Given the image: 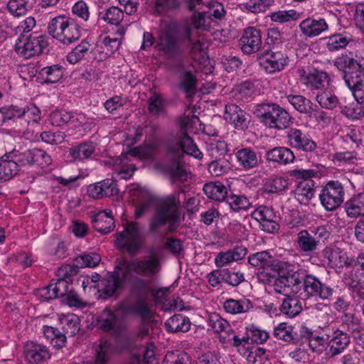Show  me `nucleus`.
Listing matches in <instances>:
<instances>
[{"label":"nucleus","mask_w":364,"mask_h":364,"mask_svg":"<svg viewBox=\"0 0 364 364\" xmlns=\"http://www.w3.org/2000/svg\"><path fill=\"white\" fill-rule=\"evenodd\" d=\"M101 261L100 255L97 253L82 254L75 259V265L78 267H95Z\"/></svg>","instance_id":"61"},{"label":"nucleus","mask_w":364,"mask_h":364,"mask_svg":"<svg viewBox=\"0 0 364 364\" xmlns=\"http://www.w3.org/2000/svg\"><path fill=\"white\" fill-rule=\"evenodd\" d=\"M348 216L358 218L364 216V195H358L353 197L345 205Z\"/></svg>","instance_id":"40"},{"label":"nucleus","mask_w":364,"mask_h":364,"mask_svg":"<svg viewBox=\"0 0 364 364\" xmlns=\"http://www.w3.org/2000/svg\"><path fill=\"white\" fill-rule=\"evenodd\" d=\"M252 218L257 220L262 229L267 232H274L279 229L276 222V215L272 209L266 206H259L252 213Z\"/></svg>","instance_id":"17"},{"label":"nucleus","mask_w":364,"mask_h":364,"mask_svg":"<svg viewBox=\"0 0 364 364\" xmlns=\"http://www.w3.org/2000/svg\"><path fill=\"white\" fill-rule=\"evenodd\" d=\"M215 24V21L213 20L206 13H194L190 19V22L186 26L185 29L188 26L192 28V31L195 36L200 31H209Z\"/></svg>","instance_id":"35"},{"label":"nucleus","mask_w":364,"mask_h":364,"mask_svg":"<svg viewBox=\"0 0 364 364\" xmlns=\"http://www.w3.org/2000/svg\"><path fill=\"white\" fill-rule=\"evenodd\" d=\"M95 151L92 143H84L70 149V155L74 160H84L90 158Z\"/></svg>","instance_id":"50"},{"label":"nucleus","mask_w":364,"mask_h":364,"mask_svg":"<svg viewBox=\"0 0 364 364\" xmlns=\"http://www.w3.org/2000/svg\"><path fill=\"white\" fill-rule=\"evenodd\" d=\"M159 144V140L154 134L146 136L142 146L130 149L124 157L131 156L140 159L151 158L157 150Z\"/></svg>","instance_id":"22"},{"label":"nucleus","mask_w":364,"mask_h":364,"mask_svg":"<svg viewBox=\"0 0 364 364\" xmlns=\"http://www.w3.org/2000/svg\"><path fill=\"white\" fill-rule=\"evenodd\" d=\"M124 33L125 29L119 27L114 36H107L102 38L101 44L105 50V55H110L119 48Z\"/></svg>","instance_id":"37"},{"label":"nucleus","mask_w":364,"mask_h":364,"mask_svg":"<svg viewBox=\"0 0 364 364\" xmlns=\"http://www.w3.org/2000/svg\"><path fill=\"white\" fill-rule=\"evenodd\" d=\"M302 336L308 339L309 346L313 352L321 353L325 347L326 339L308 328H304Z\"/></svg>","instance_id":"42"},{"label":"nucleus","mask_w":364,"mask_h":364,"mask_svg":"<svg viewBox=\"0 0 364 364\" xmlns=\"http://www.w3.org/2000/svg\"><path fill=\"white\" fill-rule=\"evenodd\" d=\"M178 205V200L174 196L161 201L157 205L155 215L151 222V229L156 231L167 225L168 232L176 230L180 223Z\"/></svg>","instance_id":"3"},{"label":"nucleus","mask_w":364,"mask_h":364,"mask_svg":"<svg viewBox=\"0 0 364 364\" xmlns=\"http://www.w3.org/2000/svg\"><path fill=\"white\" fill-rule=\"evenodd\" d=\"M23 112L21 122L23 121L28 124L38 123L41 119V113L40 109L34 105H30L22 108Z\"/></svg>","instance_id":"60"},{"label":"nucleus","mask_w":364,"mask_h":364,"mask_svg":"<svg viewBox=\"0 0 364 364\" xmlns=\"http://www.w3.org/2000/svg\"><path fill=\"white\" fill-rule=\"evenodd\" d=\"M207 151L212 158L218 159L228 151V145L223 140L212 139L207 142Z\"/></svg>","instance_id":"51"},{"label":"nucleus","mask_w":364,"mask_h":364,"mask_svg":"<svg viewBox=\"0 0 364 364\" xmlns=\"http://www.w3.org/2000/svg\"><path fill=\"white\" fill-rule=\"evenodd\" d=\"M97 323L101 328L106 331L114 330L117 328L116 317L109 310H105L102 313Z\"/></svg>","instance_id":"64"},{"label":"nucleus","mask_w":364,"mask_h":364,"mask_svg":"<svg viewBox=\"0 0 364 364\" xmlns=\"http://www.w3.org/2000/svg\"><path fill=\"white\" fill-rule=\"evenodd\" d=\"M168 152L173 160V162L168 168L171 181L173 183L185 181L189 177L190 173L184 168L180 161L183 153L198 159H201L203 156L193 139L189 138L186 134L181 136L179 143H169Z\"/></svg>","instance_id":"1"},{"label":"nucleus","mask_w":364,"mask_h":364,"mask_svg":"<svg viewBox=\"0 0 364 364\" xmlns=\"http://www.w3.org/2000/svg\"><path fill=\"white\" fill-rule=\"evenodd\" d=\"M190 319L182 314H175L165 322V326L168 331L171 333L187 332L191 328Z\"/></svg>","instance_id":"36"},{"label":"nucleus","mask_w":364,"mask_h":364,"mask_svg":"<svg viewBox=\"0 0 364 364\" xmlns=\"http://www.w3.org/2000/svg\"><path fill=\"white\" fill-rule=\"evenodd\" d=\"M226 203L235 211L246 210L251 205L249 199L245 196L232 195L227 198Z\"/></svg>","instance_id":"56"},{"label":"nucleus","mask_w":364,"mask_h":364,"mask_svg":"<svg viewBox=\"0 0 364 364\" xmlns=\"http://www.w3.org/2000/svg\"><path fill=\"white\" fill-rule=\"evenodd\" d=\"M185 36L188 41L189 55L198 65L207 68L210 64L208 56V47L210 40L205 35L197 33L195 36L192 28L188 26L185 31Z\"/></svg>","instance_id":"7"},{"label":"nucleus","mask_w":364,"mask_h":364,"mask_svg":"<svg viewBox=\"0 0 364 364\" xmlns=\"http://www.w3.org/2000/svg\"><path fill=\"white\" fill-rule=\"evenodd\" d=\"M272 266L278 274L273 284L274 291L285 296L297 294L302 286L298 266L284 261L276 262Z\"/></svg>","instance_id":"2"},{"label":"nucleus","mask_w":364,"mask_h":364,"mask_svg":"<svg viewBox=\"0 0 364 364\" xmlns=\"http://www.w3.org/2000/svg\"><path fill=\"white\" fill-rule=\"evenodd\" d=\"M231 168L228 160L225 159H216L208 166L210 173L213 176H220L226 173Z\"/></svg>","instance_id":"59"},{"label":"nucleus","mask_w":364,"mask_h":364,"mask_svg":"<svg viewBox=\"0 0 364 364\" xmlns=\"http://www.w3.org/2000/svg\"><path fill=\"white\" fill-rule=\"evenodd\" d=\"M224 119L226 122L232 124L235 129H243L247 127V114L235 104L226 105Z\"/></svg>","instance_id":"26"},{"label":"nucleus","mask_w":364,"mask_h":364,"mask_svg":"<svg viewBox=\"0 0 364 364\" xmlns=\"http://www.w3.org/2000/svg\"><path fill=\"white\" fill-rule=\"evenodd\" d=\"M265 156L268 161L280 165L291 164L295 159L293 151L284 146H277L268 150Z\"/></svg>","instance_id":"29"},{"label":"nucleus","mask_w":364,"mask_h":364,"mask_svg":"<svg viewBox=\"0 0 364 364\" xmlns=\"http://www.w3.org/2000/svg\"><path fill=\"white\" fill-rule=\"evenodd\" d=\"M253 112L269 128L284 129L290 125L291 117L289 113L278 105L274 103L257 105L254 107Z\"/></svg>","instance_id":"4"},{"label":"nucleus","mask_w":364,"mask_h":364,"mask_svg":"<svg viewBox=\"0 0 364 364\" xmlns=\"http://www.w3.org/2000/svg\"><path fill=\"white\" fill-rule=\"evenodd\" d=\"M127 192L132 197H136L143 202H136L135 214L137 218L141 217L145 213L151 203V196L147 189L139 184H132L127 187Z\"/></svg>","instance_id":"24"},{"label":"nucleus","mask_w":364,"mask_h":364,"mask_svg":"<svg viewBox=\"0 0 364 364\" xmlns=\"http://www.w3.org/2000/svg\"><path fill=\"white\" fill-rule=\"evenodd\" d=\"M203 191L209 198L219 201L224 200L227 195V188L220 182L205 184Z\"/></svg>","instance_id":"45"},{"label":"nucleus","mask_w":364,"mask_h":364,"mask_svg":"<svg viewBox=\"0 0 364 364\" xmlns=\"http://www.w3.org/2000/svg\"><path fill=\"white\" fill-rule=\"evenodd\" d=\"M290 176L296 178H301L294 190V196L301 204H307L314 196V183L310 178L313 171L306 169H294L290 171Z\"/></svg>","instance_id":"11"},{"label":"nucleus","mask_w":364,"mask_h":364,"mask_svg":"<svg viewBox=\"0 0 364 364\" xmlns=\"http://www.w3.org/2000/svg\"><path fill=\"white\" fill-rule=\"evenodd\" d=\"M323 255L328 260V265L334 269H341L350 265L352 259L347 252L337 247H327L323 250Z\"/></svg>","instance_id":"21"},{"label":"nucleus","mask_w":364,"mask_h":364,"mask_svg":"<svg viewBox=\"0 0 364 364\" xmlns=\"http://www.w3.org/2000/svg\"><path fill=\"white\" fill-rule=\"evenodd\" d=\"M68 282L65 279H58L57 282L38 290V295L43 300H50L60 297L67 293Z\"/></svg>","instance_id":"33"},{"label":"nucleus","mask_w":364,"mask_h":364,"mask_svg":"<svg viewBox=\"0 0 364 364\" xmlns=\"http://www.w3.org/2000/svg\"><path fill=\"white\" fill-rule=\"evenodd\" d=\"M274 0H247L241 4V8L250 13L257 14L267 11Z\"/></svg>","instance_id":"47"},{"label":"nucleus","mask_w":364,"mask_h":364,"mask_svg":"<svg viewBox=\"0 0 364 364\" xmlns=\"http://www.w3.org/2000/svg\"><path fill=\"white\" fill-rule=\"evenodd\" d=\"M304 289L309 296H317L323 299L329 298L333 294V289L323 285L315 277L307 275L304 281Z\"/></svg>","instance_id":"25"},{"label":"nucleus","mask_w":364,"mask_h":364,"mask_svg":"<svg viewBox=\"0 0 364 364\" xmlns=\"http://www.w3.org/2000/svg\"><path fill=\"white\" fill-rule=\"evenodd\" d=\"M301 82L311 90H322L326 85H328V76L326 73L314 70L306 71L299 70Z\"/></svg>","instance_id":"19"},{"label":"nucleus","mask_w":364,"mask_h":364,"mask_svg":"<svg viewBox=\"0 0 364 364\" xmlns=\"http://www.w3.org/2000/svg\"><path fill=\"white\" fill-rule=\"evenodd\" d=\"M270 20L277 23H286L298 20L300 14L294 9L278 10L269 14Z\"/></svg>","instance_id":"44"},{"label":"nucleus","mask_w":364,"mask_h":364,"mask_svg":"<svg viewBox=\"0 0 364 364\" xmlns=\"http://www.w3.org/2000/svg\"><path fill=\"white\" fill-rule=\"evenodd\" d=\"M297 243L299 248L305 252H311L316 250L318 241L307 230H301L297 235Z\"/></svg>","instance_id":"43"},{"label":"nucleus","mask_w":364,"mask_h":364,"mask_svg":"<svg viewBox=\"0 0 364 364\" xmlns=\"http://www.w3.org/2000/svg\"><path fill=\"white\" fill-rule=\"evenodd\" d=\"M287 144L291 148L304 151H313L316 148V143L304 132L296 128H291L286 132Z\"/></svg>","instance_id":"14"},{"label":"nucleus","mask_w":364,"mask_h":364,"mask_svg":"<svg viewBox=\"0 0 364 364\" xmlns=\"http://www.w3.org/2000/svg\"><path fill=\"white\" fill-rule=\"evenodd\" d=\"M25 357L31 364H37L48 359L50 353L45 346L30 341L25 346Z\"/></svg>","instance_id":"27"},{"label":"nucleus","mask_w":364,"mask_h":364,"mask_svg":"<svg viewBox=\"0 0 364 364\" xmlns=\"http://www.w3.org/2000/svg\"><path fill=\"white\" fill-rule=\"evenodd\" d=\"M144 240L139 223L127 222L123 231L115 235L114 245L118 249H124L130 254H135L141 249Z\"/></svg>","instance_id":"6"},{"label":"nucleus","mask_w":364,"mask_h":364,"mask_svg":"<svg viewBox=\"0 0 364 364\" xmlns=\"http://www.w3.org/2000/svg\"><path fill=\"white\" fill-rule=\"evenodd\" d=\"M126 273L129 277L131 272H134L136 274L146 277H151L156 274L160 270V263L158 256H149L144 259H134L130 262H120Z\"/></svg>","instance_id":"12"},{"label":"nucleus","mask_w":364,"mask_h":364,"mask_svg":"<svg viewBox=\"0 0 364 364\" xmlns=\"http://www.w3.org/2000/svg\"><path fill=\"white\" fill-rule=\"evenodd\" d=\"M350 41V37L347 34H334L327 38L326 48L330 51L338 50L345 48Z\"/></svg>","instance_id":"54"},{"label":"nucleus","mask_w":364,"mask_h":364,"mask_svg":"<svg viewBox=\"0 0 364 364\" xmlns=\"http://www.w3.org/2000/svg\"><path fill=\"white\" fill-rule=\"evenodd\" d=\"M60 322L64 332L70 336L75 335L80 329L79 319L75 314H68L63 315L60 318Z\"/></svg>","instance_id":"48"},{"label":"nucleus","mask_w":364,"mask_h":364,"mask_svg":"<svg viewBox=\"0 0 364 364\" xmlns=\"http://www.w3.org/2000/svg\"><path fill=\"white\" fill-rule=\"evenodd\" d=\"M6 9L14 17L24 16L28 11V0H9Z\"/></svg>","instance_id":"58"},{"label":"nucleus","mask_w":364,"mask_h":364,"mask_svg":"<svg viewBox=\"0 0 364 364\" xmlns=\"http://www.w3.org/2000/svg\"><path fill=\"white\" fill-rule=\"evenodd\" d=\"M239 45L243 53L252 54L262 48V32L259 28L250 26L243 30L239 40Z\"/></svg>","instance_id":"13"},{"label":"nucleus","mask_w":364,"mask_h":364,"mask_svg":"<svg viewBox=\"0 0 364 364\" xmlns=\"http://www.w3.org/2000/svg\"><path fill=\"white\" fill-rule=\"evenodd\" d=\"M301 302L297 298L291 296H287L283 300L280 307L281 311L291 318L297 316L301 311Z\"/></svg>","instance_id":"46"},{"label":"nucleus","mask_w":364,"mask_h":364,"mask_svg":"<svg viewBox=\"0 0 364 364\" xmlns=\"http://www.w3.org/2000/svg\"><path fill=\"white\" fill-rule=\"evenodd\" d=\"M92 220L94 228L102 234H107L114 229V218L109 210L99 211L92 217Z\"/></svg>","instance_id":"28"},{"label":"nucleus","mask_w":364,"mask_h":364,"mask_svg":"<svg viewBox=\"0 0 364 364\" xmlns=\"http://www.w3.org/2000/svg\"><path fill=\"white\" fill-rule=\"evenodd\" d=\"M45 35H31L26 38H18L15 43V51L25 58L38 55L48 46Z\"/></svg>","instance_id":"10"},{"label":"nucleus","mask_w":364,"mask_h":364,"mask_svg":"<svg viewBox=\"0 0 364 364\" xmlns=\"http://www.w3.org/2000/svg\"><path fill=\"white\" fill-rule=\"evenodd\" d=\"M289 186V181L282 176H276L267 182L264 190L267 193H277L286 191Z\"/></svg>","instance_id":"53"},{"label":"nucleus","mask_w":364,"mask_h":364,"mask_svg":"<svg viewBox=\"0 0 364 364\" xmlns=\"http://www.w3.org/2000/svg\"><path fill=\"white\" fill-rule=\"evenodd\" d=\"M18 163L21 166L27 164L36 165L43 168L51 164L50 156L43 150L33 149L18 155Z\"/></svg>","instance_id":"18"},{"label":"nucleus","mask_w":364,"mask_h":364,"mask_svg":"<svg viewBox=\"0 0 364 364\" xmlns=\"http://www.w3.org/2000/svg\"><path fill=\"white\" fill-rule=\"evenodd\" d=\"M344 188L338 181H331L321 189L319 200L328 211H333L344 201Z\"/></svg>","instance_id":"9"},{"label":"nucleus","mask_w":364,"mask_h":364,"mask_svg":"<svg viewBox=\"0 0 364 364\" xmlns=\"http://www.w3.org/2000/svg\"><path fill=\"white\" fill-rule=\"evenodd\" d=\"M349 343L350 337L346 333L339 329L336 330L328 343V354L331 356L341 354L347 348Z\"/></svg>","instance_id":"30"},{"label":"nucleus","mask_w":364,"mask_h":364,"mask_svg":"<svg viewBox=\"0 0 364 364\" xmlns=\"http://www.w3.org/2000/svg\"><path fill=\"white\" fill-rule=\"evenodd\" d=\"M235 156L239 165L245 170L252 168L257 165V154L250 148L238 150L235 154Z\"/></svg>","instance_id":"38"},{"label":"nucleus","mask_w":364,"mask_h":364,"mask_svg":"<svg viewBox=\"0 0 364 364\" xmlns=\"http://www.w3.org/2000/svg\"><path fill=\"white\" fill-rule=\"evenodd\" d=\"M181 132L178 135V138L175 140H172L170 143H179L181 139V136L186 134L191 138L187 132L197 134L202 129V124L199 118L194 114H185L181 120Z\"/></svg>","instance_id":"32"},{"label":"nucleus","mask_w":364,"mask_h":364,"mask_svg":"<svg viewBox=\"0 0 364 364\" xmlns=\"http://www.w3.org/2000/svg\"><path fill=\"white\" fill-rule=\"evenodd\" d=\"M334 65L339 70L345 72H355L364 68V58L354 55L351 53L342 54L336 58Z\"/></svg>","instance_id":"23"},{"label":"nucleus","mask_w":364,"mask_h":364,"mask_svg":"<svg viewBox=\"0 0 364 364\" xmlns=\"http://www.w3.org/2000/svg\"><path fill=\"white\" fill-rule=\"evenodd\" d=\"M299 29L306 38H314L328 31V25L323 18L309 17L299 23Z\"/></svg>","instance_id":"20"},{"label":"nucleus","mask_w":364,"mask_h":364,"mask_svg":"<svg viewBox=\"0 0 364 364\" xmlns=\"http://www.w3.org/2000/svg\"><path fill=\"white\" fill-rule=\"evenodd\" d=\"M274 336L279 339L289 342L294 338L293 327L287 323H280L274 327Z\"/></svg>","instance_id":"62"},{"label":"nucleus","mask_w":364,"mask_h":364,"mask_svg":"<svg viewBox=\"0 0 364 364\" xmlns=\"http://www.w3.org/2000/svg\"><path fill=\"white\" fill-rule=\"evenodd\" d=\"M208 325L215 333H221L232 331L229 323L223 318L219 314L213 313L210 314L208 318Z\"/></svg>","instance_id":"57"},{"label":"nucleus","mask_w":364,"mask_h":364,"mask_svg":"<svg viewBox=\"0 0 364 364\" xmlns=\"http://www.w3.org/2000/svg\"><path fill=\"white\" fill-rule=\"evenodd\" d=\"M246 254L245 248L237 247L232 250L218 253L215 257L214 262L217 267H223L243 259Z\"/></svg>","instance_id":"34"},{"label":"nucleus","mask_w":364,"mask_h":364,"mask_svg":"<svg viewBox=\"0 0 364 364\" xmlns=\"http://www.w3.org/2000/svg\"><path fill=\"white\" fill-rule=\"evenodd\" d=\"M287 99L299 112L306 114L311 112L312 103L304 97L299 95H289L287 96Z\"/></svg>","instance_id":"55"},{"label":"nucleus","mask_w":364,"mask_h":364,"mask_svg":"<svg viewBox=\"0 0 364 364\" xmlns=\"http://www.w3.org/2000/svg\"><path fill=\"white\" fill-rule=\"evenodd\" d=\"M128 279L126 269H124L119 262L115 267L114 272L109 274L98 284L100 297L106 299L114 296Z\"/></svg>","instance_id":"8"},{"label":"nucleus","mask_w":364,"mask_h":364,"mask_svg":"<svg viewBox=\"0 0 364 364\" xmlns=\"http://www.w3.org/2000/svg\"><path fill=\"white\" fill-rule=\"evenodd\" d=\"M287 64V57L281 52H267L259 58L260 66L269 74L282 70Z\"/></svg>","instance_id":"15"},{"label":"nucleus","mask_w":364,"mask_h":364,"mask_svg":"<svg viewBox=\"0 0 364 364\" xmlns=\"http://www.w3.org/2000/svg\"><path fill=\"white\" fill-rule=\"evenodd\" d=\"M316 101L321 107L326 109H333L338 105V100L332 87L321 90L316 95Z\"/></svg>","instance_id":"41"},{"label":"nucleus","mask_w":364,"mask_h":364,"mask_svg":"<svg viewBox=\"0 0 364 364\" xmlns=\"http://www.w3.org/2000/svg\"><path fill=\"white\" fill-rule=\"evenodd\" d=\"M41 75L43 76L46 82L55 83L61 79L63 71L60 66L54 65L43 68Z\"/></svg>","instance_id":"63"},{"label":"nucleus","mask_w":364,"mask_h":364,"mask_svg":"<svg viewBox=\"0 0 364 364\" xmlns=\"http://www.w3.org/2000/svg\"><path fill=\"white\" fill-rule=\"evenodd\" d=\"M48 33L63 44H70L79 39L80 28L73 19L58 16L51 19L48 26Z\"/></svg>","instance_id":"5"},{"label":"nucleus","mask_w":364,"mask_h":364,"mask_svg":"<svg viewBox=\"0 0 364 364\" xmlns=\"http://www.w3.org/2000/svg\"><path fill=\"white\" fill-rule=\"evenodd\" d=\"M91 45L87 40L82 41L67 55L68 61L71 64H75L82 60L88 53Z\"/></svg>","instance_id":"52"},{"label":"nucleus","mask_w":364,"mask_h":364,"mask_svg":"<svg viewBox=\"0 0 364 364\" xmlns=\"http://www.w3.org/2000/svg\"><path fill=\"white\" fill-rule=\"evenodd\" d=\"M15 157L16 158L15 160L8 159L9 156H7L6 159L0 161V182L9 180L17 173L19 166L18 156L15 155Z\"/></svg>","instance_id":"39"},{"label":"nucleus","mask_w":364,"mask_h":364,"mask_svg":"<svg viewBox=\"0 0 364 364\" xmlns=\"http://www.w3.org/2000/svg\"><path fill=\"white\" fill-rule=\"evenodd\" d=\"M223 307L228 314L236 315L249 312L253 309V303L245 297L237 300L227 299L223 301Z\"/></svg>","instance_id":"31"},{"label":"nucleus","mask_w":364,"mask_h":364,"mask_svg":"<svg viewBox=\"0 0 364 364\" xmlns=\"http://www.w3.org/2000/svg\"><path fill=\"white\" fill-rule=\"evenodd\" d=\"M343 78L355 100L360 104L364 103V68L348 73Z\"/></svg>","instance_id":"16"},{"label":"nucleus","mask_w":364,"mask_h":364,"mask_svg":"<svg viewBox=\"0 0 364 364\" xmlns=\"http://www.w3.org/2000/svg\"><path fill=\"white\" fill-rule=\"evenodd\" d=\"M43 333L46 338L50 341L51 344L55 348H62L66 342L65 335L54 327L44 326Z\"/></svg>","instance_id":"49"}]
</instances>
